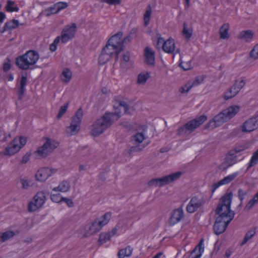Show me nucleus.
Listing matches in <instances>:
<instances>
[{
    "mask_svg": "<svg viewBox=\"0 0 258 258\" xmlns=\"http://www.w3.org/2000/svg\"><path fill=\"white\" fill-rule=\"evenodd\" d=\"M116 38V36H111L103 48L98 58L100 64H104L113 57H115V62L118 61L119 54L123 50L122 46H119L118 45L119 42Z\"/></svg>",
    "mask_w": 258,
    "mask_h": 258,
    "instance_id": "nucleus-1",
    "label": "nucleus"
},
{
    "mask_svg": "<svg viewBox=\"0 0 258 258\" xmlns=\"http://www.w3.org/2000/svg\"><path fill=\"white\" fill-rule=\"evenodd\" d=\"M115 115L117 116L116 119L121 116L119 114H104L97 119L90 127L91 135L98 137L103 134L112 125Z\"/></svg>",
    "mask_w": 258,
    "mask_h": 258,
    "instance_id": "nucleus-2",
    "label": "nucleus"
},
{
    "mask_svg": "<svg viewBox=\"0 0 258 258\" xmlns=\"http://www.w3.org/2000/svg\"><path fill=\"white\" fill-rule=\"evenodd\" d=\"M39 58L38 53L33 50L27 51L25 54L16 57V65L22 70L33 69L35 65Z\"/></svg>",
    "mask_w": 258,
    "mask_h": 258,
    "instance_id": "nucleus-3",
    "label": "nucleus"
},
{
    "mask_svg": "<svg viewBox=\"0 0 258 258\" xmlns=\"http://www.w3.org/2000/svg\"><path fill=\"white\" fill-rule=\"evenodd\" d=\"M112 214L107 212L100 218L95 219L90 223L86 224L84 228V237H87L98 232L102 227L110 221Z\"/></svg>",
    "mask_w": 258,
    "mask_h": 258,
    "instance_id": "nucleus-4",
    "label": "nucleus"
},
{
    "mask_svg": "<svg viewBox=\"0 0 258 258\" xmlns=\"http://www.w3.org/2000/svg\"><path fill=\"white\" fill-rule=\"evenodd\" d=\"M232 193L229 192L225 194L219 201V203L215 211L216 217H225L229 218L234 217V212L230 210L231 204L232 199Z\"/></svg>",
    "mask_w": 258,
    "mask_h": 258,
    "instance_id": "nucleus-5",
    "label": "nucleus"
},
{
    "mask_svg": "<svg viewBox=\"0 0 258 258\" xmlns=\"http://www.w3.org/2000/svg\"><path fill=\"white\" fill-rule=\"evenodd\" d=\"M207 119L204 115L188 121L179 127L177 135L183 138H188Z\"/></svg>",
    "mask_w": 258,
    "mask_h": 258,
    "instance_id": "nucleus-6",
    "label": "nucleus"
},
{
    "mask_svg": "<svg viewBox=\"0 0 258 258\" xmlns=\"http://www.w3.org/2000/svg\"><path fill=\"white\" fill-rule=\"evenodd\" d=\"M182 174V172L178 171L169 175L164 176L161 178H154L148 182V185L150 186H155L161 187L178 179Z\"/></svg>",
    "mask_w": 258,
    "mask_h": 258,
    "instance_id": "nucleus-7",
    "label": "nucleus"
},
{
    "mask_svg": "<svg viewBox=\"0 0 258 258\" xmlns=\"http://www.w3.org/2000/svg\"><path fill=\"white\" fill-rule=\"evenodd\" d=\"M27 139L25 137L15 138L13 141L5 148L4 154L13 155L17 153L26 144Z\"/></svg>",
    "mask_w": 258,
    "mask_h": 258,
    "instance_id": "nucleus-8",
    "label": "nucleus"
},
{
    "mask_svg": "<svg viewBox=\"0 0 258 258\" xmlns=\"http://www.w3.org/2000/svg\"><path fill=\"white\" fill-rule=\"evenodd\" d=\"M235 114H217L206 124V128L213 130L233 118Z\"/></svg>",
    "mask_w": 258,
    "mask_h": 258,
    "instance_id": "nucleus-9",
    "label": "nucleus"
},
{
    "mask_svg": "<svg viewBox=\"0 0 258 258\" xmlns=\"http://www.w3.org/2000/svg\"><path fill=\"white\" fill-rule=\"evenodd\" d=\"M59 145L58 142L49 138H46L45 143L37 150L38 155L46 157L49 155Z\"/></svg>",
    "mask_w": 258,
    "mask_h": 258,
    "instance_id": "nucleus-10",
    "label": "nucleus"
},
{
    "mask_svg": "<svg viewBox=\"0 0 258 258\" xmlns=\"http://www.w3.org/2000/svg\"><path fill=\"white\" fill-rule=\"evenodd\" d=\"M46 201L45 194L43 191H39L34 197L33 200L29 203L28 211L35 212L41 208Z\"/></svg>",
    "mask_w": 258,
    "mask_h": 258,
    "instance_id": "nucleus-11",
    "label": "nucleus"
},
{
    "mask_svg": "<svg viewBox=\"0 0 258 258\" xmlns=\"http://www.w3.org/2000/svg\"><path fill=\"white\" fill-rule=\"evenodd\" d=\"M232 220V218L231 217V218L228 219L226 216L225 218L223 217H216V221L213 226L214 233L216 235L223 233Z\"/></svg>",
    "mask_w": 258,
    "mask_h": 258,
    "instance_id": "nucleus-12",
    "label": "nucleus"
},
{
    "mask_svg": "<svg viewBox=\"0 0 258 258\" xmlns=\"http://www.w3.org/2000/svg\"><path fill=\"white\" fill-rule=\"evenodd\" d=\"M145 139L144 135L142 133H138L131 137V142L134 145L128 150V153L131 154L134 152H140L145 147V146L140 145Z\"/></svg>",
    "mask_w": 258,
    "mask_h": 258,
    "instance_id": "nucleus-13",
    "label": "nucleus"
},
{
    "mask_svg": "<svg viewBox=\"0 0 258 258\" xmlns=\"http://www.w3.org/2000/svg\"><path fill=\"white\" fill-rule=\"evenodd\" d=\"M83 114H76L72 117L71 124L67 128V133L69 136L75 135L78 133L80 128V124Z\"/></svg>",
    "mask_w": 258,
    "mask_h": 258,
    "instance_id": "nucleus-14",
    "label": "nucleus"
},
{
    "mask_svg": "<svg viewBox=\"0 0 258 258\" xmlns=\"http://www.w3.org/2000/svg\"><path fill=\"white\" fill-rule=\"evenodd\" d=\"M245 84V81L244 79H241L239 82L236 80L234 84L229 89V91L225 93L224 99L227 100L234 97L244 86Z\"/></svg>",
    "mask_w": 258,
    "mask_h": 258,
    "instance_id": "nucleus-15",
    "label": "nucleus"
},
{
    "mask_svg": "<svg viewBox=\"0 0 258 258\" xmlns=\"http://www.w3.org/2000/svg\"><path fill=\"white\" fill-rule=\"evenodd\" d=\"M77 26L76 24L73 23L71 26H66L63 28L61 33V42L62 43H66L68 40L72 39L75 36Z\"/></svg>",
    "mask_w": 258,
    "mask_h": 258,
    "instance_id": "nucleus-16",
    "label": "nucleus"
},
{
    "mask_svg": "<svg viewBox=\"0 0 258 258\" xmlns=\"http://www.w3.org/2000/svg\"><path fill=\"white\" fill-rule=\"evenodd\" d=\"M258 128V114L246 120L240 126L241 131L244 133H249Z\"/></svg>",
    "mask_w": 258,
    "mask_h": 258,
    "instance_id": "nucleus-17",
    "label": "nucleus"
},
{
    "mask_svg": "<svg viewBox=\"0 0 258 258\" xmlns=\"http://www.w3.org/2000/svg\"><path fill=\"white\" fill-rule=\"evenodd\" d=\"M184 213L181 207L173 210L170 214L168 220L169 224L173 226L179 222L183 219Z\"/></svg>",
    "mask_w": 258,
    "mask_h": 258,
    "instance_id": "nucleus-18",
    "label": "nucleus"
},
{
    "mask_svg": "<svg viewBox=\"0 0 258 258\" xmlns=\"http://www.w3.org/2000/svg\"><path fill=\"white\" fill-rule=\"evenodd\" d=\"M203 204L204 201L202 199L195 196L190 199L186 207V210L189 213H193L201 208Z\"/></svg>",
    "mask_w": 258,
    "mask_h": 258,
    "instance_id": "nucleus-19",
    "label": "nucleus"
},
{
    "mask_svg": "<svg viewBox=\"0 0 258 258\" xmlns=\"http://www.w3.org/2000/svg\"><path fill=\"white\" fill-rule=\"evenodd\" d=\"M113 102V108L116 110L114 113H119L122 111L126 113L128 111V104L125 101L121 100L118 97H114Z\"/></svg>",
    "mask_w": 258,
    "mask_h": 258,
    "instance_id": "nucleus-20",
    "label": "nucleus"
},
{
    "mask_svg": "<svg viewBox=\"0 0 258 258\" xmlns=\"http://www.w3.org/2000/svg\"><path fill=\"white\" fill-rule=\"evenodd\" d=\"M53 173L52 170L49 168H42L38 170L35 177L38 181H45Z\"/></svg>",
    "mask_w": 258,
    "mask_h": 258,
    "instance_id": "nucleus-21",
    "label": "nucleus"
},
{
    "mask_svg": "<svg viewBox=\"0 0 258 258\" xmlns=\"http://www.w3.org/2000/svg\"><path fill=\"white\" fill-rule=\"evenodd\" d=\"M238 175V172L234 173L232 174L229 175L225 177L223 179L220 180L219 181L214 183L212 185V191L214 192L217 188L220 186L224 184H226L230 183L231 181L233 180Z\"/></svg>",
    "mask_w": 258,
    "mask_h": 258,
    "instance_id": "nucleus-22",
    "label": "nucleus"
},
{
    "mask_svg": "<svg viewBox=\"0 0 258 258\" xmlns=\"http://www.w3.org/2000/svg\"><path fill=\"white\" fill-rule=\"evenodd\" d=\"M117 231V226L113 228L108 233H101L99 235L98 242L100 244H102L109 241L110 238L115 235Z\"/></svg>",
    "mask_w": 258,
    "mask_h": 258,
    "instance_id": "nucleus-23",
    "label": "nucleus"
},
{
    "mask_svg": "<svg viewBox=\"0 0 258 258\" xmlns=\"http://www.w3.org/2000/svg\"><path fill=\"white\" fill-rule=\"evenodd\" d=\"M243 158L238 160L237 159V155L235 152L232 150H230L229 151L225 158V164L229 167L232 166L237 162L238 161H240Z\"/></svg>",
    "mask_w": 258,
    "mask_h": 258,
    "instance_id": "nucleus-24",
    "label": "nucleus"
},
{
    "mask_svg": "<svg viewBox=\"0 0 258 258\" xmlns=\"http://www.w3.org/2000/svg\"><path fill=\"white\" fill-rule=\"evenodd\" d=\"M145 62L149 65H154L155 63V53L149 47H147L145 49Z\"/></svg>",
    "mask_w": 258,
    "mask_h": 258,
    "instance_id": "nucleus-25",
    "label": "nucleus"
},
{
    "mask_svg": "<svg viewBox=\"0 0 258 258\" xmlns=\"http://www.w3.org/2000/svg\"><path fill=\"white\" fill-rule=\"evenodd\" d=\"M162 49L164 51L168 53H172L175 50V43L174 39L169 38L162 45Z\"/></svg>",
    "mask_w": 258,
    "mask_h": 258,
    "instance_id": "nucleus-26",
    "label": "nucleus"
},
{
    "mask_svg": "<svg viewBox=\"0 0 258 258\" xmlns=\"http://www.w3.org/2000/svg\"><path fill=\"white\" fill-rule=\"evenodd\" d=\"M204 240L203 238H201L199 243L198 245L195 247L194 250L192 251V253H195V256H193L192 258H200L202 253L204 251Z\"/></svg>",
    "mask_w": 258,
    "mask_h": 258,
    "instance_id": "nucleus-27",
    "label": "nucleus"
},
{
    "mask_svg": "<svg viewBox=\"0 0 258 258\" xmlns=\"http://www.w3.org/2000/svg\"><path fill=\"white\" fill-rule=\"evenodd\" d=\"M123 36V33L122 32H118L116 34L113 35V37H116V40L119 42L118 45L119 46H122V50H123L125 46L124 45V43H128L131 40V36L130 34L128 35L126 37H125L123 39L122 38Z\"/></svg>",
    "mask_w": 258,
    "mask_h": 258,
    "instance_id": "nucleus-28",
    "label": "nucleus"
},
{
    "mask_svg": "<svg viewBox=\"0 0 258 258\" xmlns=\"http://www.w3.org/2000/svg\"><path fill=\"white\" fill-rule=\"evenodd\" d=\"M27 76H22L20 82V87L18 90V98L22 99L25 91V86L27 84Z\"/></svg>",
    "mask_w": 258,
    "mask_h": 258,
    "instance_id": "nucleus-29",
    "label": "nucleus"
},
{
    "mask_svg": "<svg viewBox=\"0 0 258 258\" xmlns=\"http://www.w3.org/2000/svg\"><path fill=\"white\" fill-rule=\"evenodd\" d=\"M19 25V23L18 20L13 19L12 21L9 22H7L5 23V26L3 29V30H1L0 32L3 33L5 31H8L9 30H12L13 29H15L17 28Z\"/></svg>",
    "mask_w": 258,
    "mask_h": 258,
    "instance_id": "nucleus-30",
    "label": "nucleus"
},
{
    "mask_svg": "<svg viewBox=\"0 0 258 258\" xmlns=\"http://www.w3.org/2000/svg\"><path fill=\"white\" fill-rule=\"evenodd\" d=\"M133 248L131 246H127L125 248L120 249L118 251L117 255L118 258H124L129 257L132 255Z\"/></svg>",
    "mask_w": 258,
    "mask_h": 258,
    "instance_id": "nucleus-31",
    "label": "nucleus"
},
{
    "mask_svg": "<svg viewBox=\"0 0 258 258\" xmlns=\"http://www.w3.org/2000/svg\"><path fill=\"white\" fill-rule=\"evenodd\" d=\"M72 76V72L68 68H65L60 75V78L63 82L68 83L70 81Z\"/></svg>",
    "mask_w": 258,
    "mask_h": 258,
    "instance_id": "nucleus-32",
    "label": "nucleus"
},
{
    "mask_svg": "<svg viewBox=\"0 0 258 258\" xmlns=\"http://www.w3.org/2000/svg\"><path fill=\"white\" fill-rule=\"evenodd\" d=\"M70 189V185L67 181H62L57 187L53 188V191H59L61 192H67Z\"/></svg>",
    "mask_w": 258,
    "mask_h": 258,
    "instance_id": "nucleus-33",
    "label": "nucleus"
},
{
    "mask_svg": "<svg viewBox=\"0 0 258 258\" xmlns=\"http://www.w3.org/2000/svg\"><path fill=\"white\" fill-rule=\"evenodd\" d=\"M229 25L228 23L224 24L220 29V37L222 39H226L229 38L228 30Z\"/></svg>",
    "mask_w": 258,
    "mask_h": 258,
    "instance_id": "nucleus-34",
    "label": "nucleus"
},
{
    "mask_svg": "<svg viewBox=\"0 0 258 258\" xmlns=\"http://www.w3.org/2000/svg\"><path fill=\"white\" fill-rule=\"evenodd\" d=\"M253 37V33L251 30H246L241 32L239 34V38L245 41H250Z\"/></svg>",
    "mask_w": 258,
    "mask_h": 258,
    "instance_id": "nucleus-35",
    "label": "nucleus"
},
{
    "mask_svg": "<svg viewBox=\"0 0 258 258\" xmlns=\"http://www.w3.org/2000/svg\"><path fill=\"white\" fill-rule=\"evenodd\" d=\"M151 14V5H148L146 9V11L144 15V24L145 26H147L149 25Z\"/></svg>",
    "mask_w": 258,
    "mask_h": 258,
    "instance_id": "nucleus-36",
    "label": "nucleus"
},
{
    "mask_svg": "<svg viewBox=\"0 0 258 258\" xmlns=\"http://www.w3.org/2000/svg\"><path fill=\"white\" fill-rule=\"evenodd\" d=\"M56 7H55L54 4L53 6L44 10L42 12V15L46 16H49L51 15L56 14L58 12H59V11H57V9H56Z\"/></svg>",
    "mask_w": 258,
    "mask_h": 258,
    "instance_id": "nucleus-37",
    "label": "nucleus"
},
{
    "mask_svg": "<svg viewBox=\"0 0 258 258\" xmlns=\"http://www.w3.org/2000/svg\"><path fill=\"white\" fill-rule=\"evenodd\" d=\"M183 27L182 34L186 39L189 40L191 37L192 30L187 27V25L186 23H183Z\"/></svg>",
    "mask_w": 258,
    "mask_h": 258,
    "instance_id": "nucleus-38",
    "label": "nucleus"
},
{
    "mask_svg": "<svg viewBox=\"0 0 258 258\" xmlns=\"http://www.w3.org/2000/svg\"><path fill=\"white\" fill-rule=\"evenodd\" d=\"M258 163V149L253 153V155L250 160L247 170L250 167L256 165Z\"/></svg>",
    "mask_w": 258,
    "mask_h": 258,
    "instance_id": "nucleus-39",
    "label": "nucleus"
},
{
    "mask_svg": "<svg viewBox=\"0 0 258 258\" xmlns=\"http://www.w3.org/2000/svg\"><path fill=\"white\" fill-rule=\"evenodd\" d=\"M15 233L12 231H7L3 232L1 236V241L2 242H5L13 237Z\"/></svg>",
    "mask_w": 258,
    "mask_h": 258,
    "instance_id": "nucleus-40",
    "label": "nucleus"
},
{
    "mask_svg": "<svg viewBox=\"0 0 258 258\" xmlns=\"http://www.w3.org/2000/svg\"><path fill=\"white\" fill-rule=\"evenodd\" d=\"M14 4V2L8 0L6 7V10L10 12H18L19 11V8L17 6L13 7V5Z\"/></svg>",
    "mask_w": 258,
    "mask_h": 258,
    "instance_id": "nucleus-41",
    "label": "nucleus"
},
{
    "mask_svg": "<svg viewBox=\"0 0 258 258\" xmlns=\"http://www.w3.org/2000/svg\"><path fill=\"white\" fill-rule=\"evenodd\" d=\"M149 78V73H141L138 75L137 82L140 84H145Z\"/></svg>",
    "mask_w": 258,
    "mask_h": 258,
    "instance_id": "nucleus-42",
    "label": "nucleus"
},
{
    "mask_svg": "<svg viewBox=\"0 0 258 258\" xmlns=\"http://www.w3.org/2000/svg\"><path fill=\"white\" fill-rule=\"evenodd\" d=\"M240 107L238 105H232L229 106L226 110H223L220 113H238L240 110Z\"/></svg>",
    "mask_w": 258,
    "mask_h": 258,
    "instance_id": "nucleus-43",
    "label": "nucleus"
},
{
    "mask_svg": "<svg viewBox=\"0 0 258 258\" xmlns=\"http://www.w3.org/2000/svg\"><path fill=\"white\" fill-rule=\"evenodd\" d=\"M255 234V231L250 230L248 231L245 235L241 243V245L245 244L250 239H251Z\"/></svg>",
    "mask_w": 258,
    "mask_h": 258,
    "instance_id": "nucleus-44",
    "label": "nucleus"
},
{
    "mask_svg": "<svg viewBox=\"0 0 258 258\" xmlns=\"http://www.w3.org/2000/svg\"><path fill=\"white\" fill-rule=\"evenodd\" d=\"M192 87V85H191L190 82H188L183 86L181 87L179 89V91L181 93H187L189 90Z\"/></svg>",
    "mask_w": 258,
    "mask_h": 258,
    "instance_id": "nucleus-45",
    "label": "nucleus"
},
{
    "mask_svg": "<svg viewBox=\"0 0 258 258\" xmlns=\"http://www.w3.org/2000/svg\"><path fill=\"white\" fill-rule=\"evenodd\" d=\"M63 197H61L60 194H51V200L55 203H59L62 201Z\"/></svg>",
    "mask_w": 258,
    "mask_h": 258,
    "instance_id": "nucleus-46",
    "label": "nucleus"
},
{
    "mask_svg": "<svg viewBox=\"0 0 258 258\" xmlns=\"http://www.w3.org/2000/svg\"><path fill=\"white\" fill-rule=\"evenodd\" d=\"M11 60L7 58L3 64V71L5 72H7L11 69Z\"/></svg>",
    "mask_w": 258,
    "mask_h": 258,
    "instance_id": "nucleus-47",
    "label": "nucleus"
},
{
    "mask_svg": "<svg viewBox=\"0 0 258 258\" xmlns=\"http://www.w3.org/2000/svg\"><path fill=\"white\" fill-rule=\"evenodd\" d=\"M250 57L254 58H258V44H256L250 52Z\"/></svg>",
    "mask_w": 258,
    "mask_h": 258,
    "instance_id": "nucleus-48",
    "label": "nucleus"
},
{
    "mask_svg": "<svg viewBox=\"0 0 258 258\" xmlns=\"http://www.w3.org/2000/svg\"><path fill=\"white\" fill-rule=\"evenodd\" d=\"M179 67L182 68L184 71H187L191 69V62L188 61L186 62L181 61L179 63Z\"/></svg>",
    "mask_w": 258,
    "mask_h": 258,
    "instance_id": "nucleus-49",
    "label": "nucleus"
},
{
    "mask_svg": "<svg viewBox=\"0 0 258 258\" xmlns=\"http://www.w3.org/2000/svg\"><path fill=\"white\" fill-rule=\"evenodd\" d=\"M68 3L66 2H58L55 4V7H56V9H57V11L59 12L63 9H66L68 7Z\"/></svg>",
    "mask_w": 258,
    "mask_h": 258,
    "instance_id": "nucleus-50",
    "label": "nucleus"
},
{
    "mask_svg": "<svg viewBox=\"0 0 258 258\" xmlns=\"http://www.w3.org/2000/svg\"><path fill=\"white\" fill-rule=\"evenodd\" d=\"M247 191L246 190H243L242 189L239 188L238 190V196L242 202L245 198V197L247 195Z\"/></svg>",
    "mask_w": 258,
    "mask_h": 258,
    "instance_id": "nucleus-51",
    "label": "nucleus"
},
{
    "mask_svg": "<svg viewBox=\"0 0 258 258\" xmlns=\"http://www.w3.org/2000/svg\"><path fill=\"white\" fill-rule=\"evenodd\" d=\"M103 3H106L110 5H116L120 3V0H101Z\"/></svg>",
    "mask_w": 258,
    "mask_h": 258,
    "instance_id": "nucleus-52",
    "label": "nucleus"
},
{
    "mask_svg": "<svg viewBox=\"0 0 258 258\" xmlns=\"http://www.w3.org/2000/svg\"><path fill=\"white\" fill-rule=\"evenodd\" d=\"M256 204L255 203L252 199H251L249 202L247 203V204L245 206L244 208V210L246 211H249L250 209H252L253 206Z\"/></svg>",
    "mask_w": 258,
    "mask_h": 258,
    "instance_id": "nucleus-53",
    "label": "nucleus"
},
{
    "mask_svg": "<svg viewBox=\"0 0 258 258\" xmlns=\"http://www.w3.org/2000/svg\"><path fill=\"white\" fill-rule=\"evenodd\" d=\"M30 155L31 154L30 153H27L25 155H24L22 157V160L21 161V163L24 164L27 163L30 159Z\"/></svg>",
    "mask_w": 258,
    "mask_h": 258,
    "instance_id": "nucleus-54",
    "label": "nucleus"
},
{
    "mask_svg": "<svg viewBox=\"0 0 258 258\" xmlns=\"http://www.w3.org/2000/svg\"><path fill=\"white\" fill-rule=\"evenodd\" d=\"M21 183H22V187L24 189H27L30 186L29 181L27 179H21Z\"/></svg>",
    "mask_w": 258,
    "mask_h": 258,
    "instance_id": "nucleus-55",
    "label": "nucleus"
},
{
    "mask_svg": "<svg viewBox=\"0 0 258 258\" xmlns=\"http://www.w3.org/2000/svg\"><path fill=\"white\" fill-rule=\"evenodd\" d=\"M246 149V148L244 146H240L236 147L234 149H232V150L233 151H234L235 153L237 154L238 153L241 152V151H244Z\"/></svg>",
    "mask_w": 258,
    "mask_h": 258,
    "instance_id": "nucleus-56",
    "label": "nucleus"
},
{
    "mask_svg": "<svg viewBox=\"0 0 258 258\" xmlns=\"http://www.w3.org/2000/svg\"><path fill=\"white\" fill-rule=\"evenodd\" d=\"M62 201L64 202L69 207H73L74 206V203L72 200L70 199L63 198Z\"/></svg>",
    "mask_w": 258,
    "mask_h": 258,
    "instance_id": "nucleus-57",
    "label": "nucleus"
},
{
    "mask_svg": "<svg viewBox=\"0 0 258 258\" xmlns=\"http://www.w3.org/2000/svg\"><path fill=\"white\" fill-rule=\"evenodd\" d=\"M130 56L128 52H126L123 53L122 55V60L125 62H128L130 60Z\"/></svg>",
    "mask_w": 258,
    "mask_h": 258,
    "instance_id": "nucleus-58",
    "label": "nucleus"
},
{
    "mask_svg": "<svg viewBox=\"0 0 258 258\" xmlns=\"http://www.w3.org/2000/svg\"><path fill=\"white\" fill-rule=\"evenodd\" d=\"M69 106V103L64 104L63 106H61L58 113H65L67 110Z\"/></svg>",
    "mask_w": 258,
    "mask_h": 258,
    "instance_id": "nucleus-59",
    "label": "nucleus"
},
{
    "mask_svg": "<svg viewBox=\"0 0 258 258\" xmlns=\"http://www.w3.org/2000/svg\"><path fill=\"white\" fill-rule=\"evenodd\" d=\"M165 42L164 39L162 37H159L158 39V41L157 42V46L159 47L161 46L162 47V45H164V43Z\"/></svg>",
    "mask_w": 258,
    "mask_h": 258,
    "instance_id": "nucleus-60",
    "label": "nucleus"
},
{
    "mask_svg": "<svg viewBox=\"0 0 258 258\" xmlns=\"http://www.w3.org/2000/svg\"><path fill=\"white\" fill-rule=\"evenodd\" d=\"M57 45L54 44V43H52L49 46V49L51 51L54 52L56 50Z\"/></svg>",
    "mask_w": 258,
    "mask_h": 258,
    "instance_id": "nucleus-61",
    "label": "nucleus"
},
{
    "mask_svg": "<svg viewBox=\"0 0 258 258\" xmlns=\"http://www.w3.org/2000/svg\"><path fill=\"white\" fill-rule=\"evenodd\" d=\"M232 254V251L230 249H227L225 251V257L226 258H229Z\"/></svg>",
    "mask_w": 258,
    "mask_h": 258,
    "instance_id": "nucleus-62",
    "label": "nucleus"
},
{
    "mask_svg": "<svg viewBox=\"0 0 258 258\" xmlns=\"http://www.w3.org/2000/svg\"><path fill=\"white\" fill-rule=\"evenodd\" d=\"M190 82L191 85H192V87L195 86H197L200 84V81L199 79L198 78H196L194 81Z\"/></svg>",
    "mask_w": 258,
    "mask_h": 258,
    "instance_id": "nucleus-63",
    "label": "nucleus"
},
{
    "mask_svg": "<svg viewBox=\"0 0 258 258\" xmlns=\"http://www.w3.org/2000/svg\"><path fill=\"white\" fill-rule=\"evenodd\" d=\"M6 18V15L4 13L0 12V23L3 22L4 19Z\"/></svg>",
    "mask_w": 258,
    "mask_h": 258,
    "instance_id": "nucleus-64",
    "label": "nucleus"
}]
</instances>
